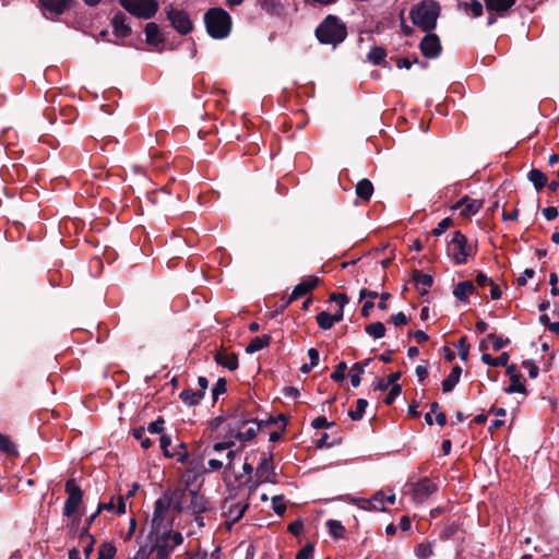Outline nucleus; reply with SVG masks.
<instances>
[{"label": "nucleus", "mask_w": 559, "mask_h": 559, "mask_svg": "<svg viewBox=\"0 0 559 559\" xmlns=\"http://www.w3.org/2000/svg\"><path fill=\"white\" fill-rule=\"evenodd\" d=\"M319 282V277L314 275L304 277L301 282L294 287L290 296L288 297V300L285 302V307L311 292L313 288H316Z\"/></svg>", "instance_id": "15"}, {"label": "nucleus", "mask_w": 559, "mask_h": 559, "mask_svg": "<svg viewBox=\"0 0 559 559\" xmlns=\"http://www.w3.org/2000/svg\"><path fill=\"white\" fill-rule=\"evenodd\" d=\"M365 332L376 338V340H379L381 337L384 336L385 334V326L382 322H373L371 324H368L366 328H365Z\"/></svg>", "instance_id": "36"}, {"label": "nucleus", "mask_w": 559, "mask_h": 559, "mask_svg": "<svg viewBox=\"0 0 559 559\" xmlns=\"http://www.w3.org/2000/svg\"><path fill=\"white\" fill-rule=\"evenodd\" d=\"M466 12L474 17H478L483 14V4L478 0H472L469 4H466Z\"/></svg>", "instance_id": "47"}, {"label": "nucleus", "mask_w": 559, "mask_h": 559, "mask_svg": "<svg viewBox=\"0 0 559 559\" xmlns=\"http://www.w3.org/2000/svg\"><path fill=\"white\" fill-rule=\"evenodd\" d=\"M415 555L418 559H429L433 555L431 543H421L416 546Z\"/></svg>", "instance_id": "39"}, {"label": "nucleus", "mask_w": 559, "mask_h": 559, "mask_svg": "<svg viewBox=\"0 0 559 559\" xmlns=\"http://www.w3.org/2000/svg\"><path fill=\"white\" fill-rule=\"evenodd\" d=\"M486 8L490 12L503 14L507 12L516 0H484Z\"/></svg>", "instance_id": "23"}, {"label": "nucleus", "mask_w": 559, "mask_h": 559, "mask_svg": "<svg viewBox=\"0 0 559 559\" xmlns=\"http://www.w3.org/2000/svg\"><path fill=\"white\" fill-rule=\"evenodd\" d=\"M159 441H160V449L163 450L164 454L166 456H169V457L175 456V454L170 453L169 450H168V448H169V445L171 443L170 437L164 435V436L160 437Z\"/></svg>", "instance_id": "60"}, {"label": "nucleus", "mask_w": 559, "mask_h": 559, "mask_svg": "<svg viewBox=\"0 0 559 559\" xmlns=\"http://www.w3.org/2000/svg\"><path fill=\"white\" fill-rule=\"evenodd\" d=\"M40 10L46 17H55L62 14L67 7V0H38Z\"/></svg>", "instance_id": "17"}, {"label": "nucleus", "mask_w": 559, "mask_h": 559, "mask_svg": "<svg viewBox=\"0 0 559 559\" xmlns=\"http://www.w3.org/2000/svg\"><path fill=\"white\" fill-rule=\"evenodd\" d=\"M255 475L258 477V483L253 487H257L261 483L275 484L277 481L276 473L273 465L272 452L261 453L260 463L257 467Z\"/></svg>", "instance_id": "12"}, {"label": "nucleus", "mask_w": 559, "mask_h": 559, "mask_svg": "<svg viewBox=\"0 0 559 559\" xmlns=\"http://www.w3.org/2000/svg\"><path fill=\"white\" fill-rule=\"evenodd\" d=\"M209 35L215 39L227 37L231 31V17L222 8H212L204 15Z\"/></svg>", "instance_id": "6"}, {"label": "nucleus", "mask_w": 559, "mask_h": 559, "mask_svg": "<svg viewBox=\"0 0 559 559\" xmlns=\"http://www.w3.org/2000/svg\"><path fill=\"white\" fill-rule=\"evenodd\" d=\"M116 547L110 543H103L98 549V559H114Z\"/></svg>", "instance_id": "41"}, {"label": "nucleus", "mask_w": 559, "mask_h": 559, "mask_svg": "<svg viewBox=\"0 0 559 559\" xmlns=\"http://www.w3.org/2000/svg\"><path fill=\"white\" fill-rule=\"evenodd\" d=\"M475 250L467 243V238L460 230L453 234L451 241L448 243V254L451 260L457 264H464L468 258L474 254Z\"/></svg>", "instance_id": "7"}, {"label": "nucleus", "mask_w": 559, "mask_h": 559, "mask_svg": "<svg viewBox=\"0 0 559 559\" xmlns=\"http://www.w3.org/2000/svg\"><path fill=\"white\" fill-rule=\"evenodd\" d=\"M461 374L462 368L460 366H454L450 374L442 381V391L444 393L451 392L459 383Z\"/></svg>", "instance_id": "24"}, {"label": "nucleus", "mask_w": 559, "mask_h": 559, "mask_svg": "<svg viewBox=\"0 0 559 559\" xmlns=\"http://www.w3.org/2000/svg\"><path fill=\"white\" fill-rule=\"evenodd\" d=\"M304 530V522L302 520L298 519L294 522H292L289 525H288V532L292 533L293 535L295 536H298L300 535V533L302 532Z\"/></svg>", "instance_id": "58"}, {"label": "nucleus", "mask_w": 559, "mask_h": 559, "mask_svg": "<svg viewBox=\"0 0 559 559\" xmlns=\"http://www.w3.org/2000/svg\"><path fill=\"white\" fill-rule=\"evenodd\" d=\"M133 437H134V439L140 441L142 448H144V449H148L152 445L151 440L147 437H145L144 428H136V429H134L133 430Z\"/></svg>", "instance_id": "46"}, {"label": "nucleus", "mask_w": 559, "mask_h": 559, "mask_svg": "<svg viewBox=\"0 0 559 559\" xmlns=\"http://www.w3.org/2000/svg\"><path fill=\"white\" fill-rule=\"evenodd\" d=\"M152 545L148 546L151 552H155L158 559H168L174 549L183 543V536L173 528L150 532L148 535Z\"/></svg>", "instance_id": "3"}, {"label": "nucleus", "mask_w": 559, "mask_h": 559, "mask_svg": "<svg viewBox=\"0 0 559 559\" xmlns=\"http://www.w3.org/2000/svg\"><path fill=\"white\" fill-rule=\"evenodd\" d=\"M528 180L534 185L536 190H540L547 185V176L538 170V169H532L528 175Z\"/></svg>", "instance_id": "33"}, {"label": "nucleus", "mask_w": 559, "mask_h": 559, "mask_svg": "<svg viewBox=\"0 0 559 559\" xmlns=\"http://www.w3.org/2000/svg\"><path fill=\"white\" fill-rule=\"evenodd\" d=\"M347 369V364L345 361H341L335 370L331 373V379L335 382H342L345 379V371Z\"/></svg>", "instance_id": "44"}, {"label": "nucleus", "mask_w": 559, "mask_h": 559, "mask_svg": "<svg viewBox=\"0 0 559 559\" xmlns=\"http://www.w3.org/2000/svg\"><path fill=\"white\" fill-rule=\"evenodd\" d=\"M272 509L277 515L285 513L286 504L284 503L283 496H274L272 498Z\"/></svg>", "instance_id": "48"}, {"label": "nucleus", "mask_w": 559, "mask_h": 559, "mask_svg": "<svg viewBox=\"0 0 559 559\" xmlns=\"http://www.w3.org/2000/svg\"><path fill=\"white\" fill-rule=\"evenodd\" d=\"M271 342V336L265 334L262 336H257L250 341L248 346L246 347V353L253 354L269 346Z\"/></svg>", "instance_id": "26"}, {"label": "nucleus", "mask_w": 559, "mask_h": 559, "mask_svg": "<svg viewBox=\"0 0 559 559\" xmlns=\"http://www.w3.org/2000/svg\"><path fill=\"white\" fill-rule=\"evenodd\" d=\"M134 559H158L155 552H151L148 546H142Z\"/></svg>", "instance_id": "56"}, {"label": "nucleus", "mask_w": 559, "mask_h": 559, "mask_svg": "<svg viewBox=\"0 0 559 559\" xmlns=\"http://www.w3.org/2000/svg\"><path fill=\"white\" fill-rule=\"evenodd\" d=\"M486 341L491 342L492 348L496 352L500 350L503 346H506L509 343V338L503 340L501 337H497L495 334H488Z\"/></svg>", "instance_id": "49"}, {"label": "nucleus", "mask_w": 559, "mask_h": 559, "mask_svg": "<svg viewBox=\"0 0 559 559\" xmlns=\"http://www.w3.org/2000/svg\"><path fill=\"white\" fill-rule=\"evenodd\" d=\"M333 425H334V424H333V423H329L324 416L317 417V418H314V419L312 420V423H311V426H312L314 429L330 428V427H332Z\"/></svg>", "instance_id": "57"}, {"label": "nucleus", "mask_w": 559, "mask_h": 559, "mask_svg": "<svg viewBox=\"0 0 559 559\" xmlns=\"http://www.w3.org/2000/svg\"><path fill=\"white\" fill-rule=\"evenodd\" d=\"M66 492L68 498L63 508V515L70 518L76 511L83 499V491L74 479H68L66 483Z\"/></svg>", "instance_id": "11"}, {"label": "nucleus", "mask_w": 559, "mask_h": 559, "mask_svg": "<svg viewBox=\"0 0 559 559\" xmlns=\"http://www.w3.org/2000/svg\"><path fill=\"white\" fill-rule=\"evenodd\" d=\"M167 16L171 25L180 34L186 35L192 31V22L186 11L171 8L167 11Z\"/></svg>", "instance_id": "13"}, {"label": "nucleus", "mask_w": 559, "mask_h": 559, "mask_svg": "<svg viewBox=\"0 0 559 559\" xmlns=\"http://www.w3.org/2000/svg\"><path fill=\"white\" fill-rule=\"evenodd\" d=\"M326 527L329 533L336 539H340L345 534L344 525L337 520H328Z\"/></svg>", "instance_id": "38"}, {"label": "nucleus", "mask_w": 559, "mask_h": 559, "mask_svg": "<svg viewBox=\"0 0 559 559\" xmlns=\"http://www.w3.org/2000/svg\"><path fill=\"white\" fill-rule=\"evenodd\" d=\"M275 420L271 417L270 419L258 423L255 420L246 419L241 414H235L227 418L226 433L222 442H217L213 445L212 451L215 453H222L227 451V462L225 467L230 469L233 462L240 455L239 451H235L231 448L235 445V440L240 442H247L252 440L262 425L274 424Z\"/></svg>", "instance_id": "1"}, {"label": "nucleus", "mask_w": 559, "mask_h": 559, "mask_svg": "<svg viewBox=\"0 0 559 559\" xmlns=\"http://www.w3.org/2000/svg\"><path fill=\"white\" fill-rule=\"evenodd\" d=\"M182 509L181 501L178 499V492L170 490L165 491L155 501L151 521V531L158 532L160 530L173 528V510L180 512Z\"/></svg>", "instance_id": "2"}, {"label": "nucleus", "mask_w": 559, "mask_h": 559, "mask_svg": "<svg viewBox=\"0 0 559 559\" xmlns=\"http://www.w3.org/2000/svg\"><path fill=\"white\" fill-rule=\"evenodd\" d=\"M121 5L132 15L141 19H151L158 9L156 0H121Z\"/></svg>", "instance_id": "10"}, {"label": "nucleus", "mask_w": 559, "mask_h": 559, "mask_svg": "<svg viewBox=\"0 0 559 559\" xmlns=\"http://www.w3.org/2000/svg\"><path fill=\"white\" fill-rule=\"evenodd\" d=\"M102 511H109V512L117 513V514H124L127 509H126V502H124L123 496H120L118 498L117 504H115L114 498H111L110 501H108V502H100L98 504V512H102Z\"/></svg>", "instance_id": "22"}, {"label": "nucleus", "mask_w": 559, "mask_h": 559, "mask_svg": "<svg viewBox=\"0 0 559 559\" xmlns=\"http://www.w3.org/2000/svg\"><path fill=\"white\" fill-rule=\"evenodd\" d=\"M215 361L230 371L236 370L238 368V357L234 353L218 350L215 354Z\"/></svg>", "instance_id": "20"}, {"label": "nucleus", "mask_w": 559, "mask_h": 559, "mask_svg": "<svg viewBox=\"0 0 559 559\" xmlns=\"http://www.w3.org/2000/svg\"><path fill=\"white\" fill-rule=\"evenodd\" d=\"M316 36L321 44L336 46L346 38L347 29L337 16L329 15L317 27Z\"/></svg>", "instance_id": "5"}, {"label": "nucleus", "mask_w": 559, "mask_h": 559, "mask_svg": "<svg viewBox=\"0 0 559 559\" xmlns=\"http://www.w3.org/2000/svg\"><path fill=\"white\" fill-rule=\"evenodd\" d=\"M428 34L421 39L419 47L423 55L427 58H436L439 56L441 51V44L439 37L431 33Z\"/></svg>", "instance_id": "16"}, {"label": "nucleus", "mask_w": 559, "mask_h": 559, "mask_svg": "<svg viewBox=\"0 0 559 559\" xmlns=\"http://www.w3.org/2000/svg\"><path fill=\"white\" fill-rule=\"evenodd\" d=\"M504 391L508 394L525 393L526 389L522 377L520 374H512V378H510V385Z\"/></svg>", "instance_id": "30"}, {"label": "nucleus", "mask_w": 559, "mask_h": 559, "mask_svg": "<svg viewBox=\"0 0 559 559\" xmlns=\"http://www.w3.org/2000/svg\"><path fill=\"white\" fill-rule=\"evenodd\" d=\"M413 283L420 294L424 295L428 292V288L431 287L433 280L429 274H423L419 271H415L413 274Z\"/></svg>", "instance_id": "21"}, {"label": "nucleus", "mask_w": 559, "mask_h": 559, "mask_svg": "<svg viewBox=\"0 0 559 559\" xmlns=\"http://www.w3.org/2000/svg\"><path fill=\"white\" fill-rule=\"evenodd\" d=\"M456 349L459 350V356L462 360H467L468 358V352H469V345L466 342V336H462L457 343L455 344Z\"/></svg>", "instance_id": "43"}, {"label": "nucleus", "mask_w": 559, "mask_h": 559, "mask_svg": "<svg viewBox=\"0 0 559 559\" xmlns=\"http://www.w3.org/2000/svg\"><path fill=\"white\" fill-rule=\"evenodd\" d=\"M522 366L523 368L527 369V373L531 379L537 378L539 368L533 360H524Z\"/></svg>", "instance_id": "52"}, {"label": "nucleus", "mask_w": 559, "mask_h": 559, "mask_svg": "<svg viewBox=\"0 0 559 559\" xmlns=\"http://www.w3.org/2000/svg\"><path fill=\"white\" fill-rule=\"evenodd\" d=\"M145 36L148 44H158L160 38V32L157 24L151 22L145 26Z\"/></svg>", "instance_id": "35"}, {"label": "nucleus", "mask_w": 559, "mask_h": 559, "mask_svg": "<svg viewBox=\"0 0 559 559\" xmlns=\"http://www.w3.org/2000/svg\"><path fill=\"white\" fill-rule=\"evenodd\" d=\"M330 300L337 302L341 308H344L345 305L348 304V298L344 294L333 293L330 295Z\"/></svg>", "instance_id": "62"}, {"label": "nucleus", "mask_w": 559, "mask_h": 559, "mask_svg": "<svg viewBox=\"0 0 559 559\" xmlns=\"http://www.w3.org/2000/svg\"><path fill=\"white\" fill-rule=\"evenodd\" d=\"M481 360L486 365L498 367V366H507L509 361V354L503 352L498 357L493 358L489 354H483Z\"/></svg>", "instance_id": "32"}, {"label": "nucleus", "mask_w": 559, "mask_h": 559, "mask_svg": "<svg viewBox=\"0 0 559 559\" xmlns=\"http://www.w3.org/2000/svg\"><path fill=\"white\" fill-rule=\"evenodd\" d=\"M314 552V546L310 543L305 545L296 555V559H311Z\"/></svg>", "instance_id": "51"}, {"label": "nucleus", "mask_w": 559, "mask_h": 559, "mask_svg": "<svg viewBox=\"0 0 559 559\" xmlns=\"http://www.w3.org/2000/svg\"><path fill=\"white\" fill-rule=\"evenodd\" d=\"M401 392H402V386L400 384H393L390 388V391H389L386 397L384 399V403L386 405L392 404L396 400V397L401 394Z\"/></svg>", "instance_id": "50"}, {"label": "nucleus", "mask_w": 559, "mask_h": 559, "mask_svg": "<svg viewBox=\"0 0 559 559\" xmlns=\"http://www.w3.org/2000/svg\"><path fill=\"white\" fill-rule=\"evenodd\" d=\"M180 399L187 405L193 406L200 403V401L203 399V395L202 392L199 391L183 390L180 393Z\"/></svg>", "instance_id": "34"}, {"label": "nucleus", "mask_w": 559, "mask_h": 559, "mask_svg": "<svg viewBox=\"0 0 559 559\" xmlns=\"http://www.w3.org/2000/svg\"><path fill=\"white\" fill-rule=\"evenodd\" d=\"M483 206V201L464 197L459 200L454 209L460 210V214L465 217L475 215Z\"/></svg>", "instance_id": "18"}, {"label": "nucleus", "mask_w": 559, "mask_h": 559, "mask_svg": "<svg viewBox=\"0 0 559 559\" xmlns=\"http://www.w3.org/2000/svg\"><path fill=\"white\" fill-rule=\"evenodd\" d=\"M368 406V401L365 399H359L356 402V408L348 412V416L352 420L358 421L364 417L365 411Z\"/></svg>", "instance_id": "37"}, {"label": "nucleus", "mask_w": 559, "mask_h": 559, "mask_svg": "<svg viewBox=\"0 0 559 559\" xmlns=\"http://www.w3.org/2000/svg\"><path fill=\"white\" fill-rule=\"evenodd\" d=\"M190 509L193 513H203L206 511L207 506L204 497L195 491H191Z\"/></svg>", "instance_id": "29"}, {"label": "nucleus", "mask_w": 559, "mask_h": 559, "mask_svg": "<svg viewBox=\"0 0 559 559\" xmlns=\"http://www.w3.org/2000/svg\"><path fill=\"white\" fill-rule=\"evenodd\" d=\"M373 185L368 179H361L356 185V194L358 198L368 201L372 197Z\"/></svg>", "instance_id": "28"}, {"label": "nucleus", "mask_w": 559, "mask_h": 559, "mask_svg": "<svg viewBox=\"0 0 559 559\" xmlns=\"http://www.w3.org/2000/svg\"><path fill=\"white\" fill-rule=\"evenodd\" d=\"M385 57L386 52L382 47H372L367 56L368 60L373 64H380Z\"/></svg>", "instance_id": "40"}, {"label": "nucleus", "mask_w": 559, "mask_h": 559, "mask_svg": "<svg viewBox=\"0 0 559 559\" xmlns=\"http://www.w3.org/2000/svg\"><path fill=\"white\" fill-rule=\"evenodd\" d=\"M392 322L396 326L404 325L408 322V318L405 316L404 312H399L392 317Z\"/></svg>", "instance_id": "64"}, {"label": "nucleus", "mask_w": 559, "mask_h": 559, "mask_svg": "<svg viewBox=\"0 0 559 559\" xmlns=\"http://www.w3.org/2000/svg\"><path fill=\"white\" fill-rule=\"evenodd\" d=\"M542 212L547 221H552L558 216V210L555 206L544 207Z\"/></svg>", "instance_id": "63"}, {"label": "nucleus", "mask_w": 559, "mask_h": 559, "mask_svg": "<svg viewBox=\"0 0 559 559\" xmlns=\"http://www.w3.org/2000/svg\"><path fill=\"white\" fill-rule=\"evenodd\" d=\"M408 495L415 504H423L438 491L439 484L437 479L430 477H423L417 481L411 483Z\"/></svg>", "instance_id": "8"}, {"label": "nucleus", "mask_w": 559, "mask_h": 559, "mask_svg": "<svg viewBox=\"0 0 559 559\" xmlns=\"http://www.w3.org/2000/svg\"><path fill=\"white\" fill-rule=\"evenodd\" d=\"M535 275V271L533 269H525L524 272L518 277L516 282L520 286H525L528 278H532Z\"/></svg>", "instance_id": "59"}, {"label": "nucleus", "mask_w": 559, "mask_h": 559, "mask_svg": "<svg viewBox=\"0 0 559 559\" xmlns=\"http://www.w3.org/2000/svg\"><path fill=\"white\" fill-rule=\"evenodd\" d=\"M164 424L165 420L162 417H158L148 425L147 431L151 433H160L164 430Z\"/></svg>", "instance_id": "55"}, {"label": "nucleus", "mask_w": 559, "mask_h": 559, "mask_svg": "<svg viewBox=\"0 0 559 559\" xmlns=\"http://www.w3.org/2000/svg\"><path fill=\"white\" fill-rule=\"evenodd\" d=\"M317 323L322 330H329L335 324L332 314L325 311L319 312L317 314Z\"/></svg>", "instance_id": "42"}, {"label": "nucleus", "mask_w": 559, "mask_h": 559, "mask_svg": "<svg viewBox=\"0 0 559 559\" xmlns=\"http://www.w3.org/2000/svg\"><path fill=\"white\" fill-rule=\"evenodd\" d=\"M249 508V495L241 497L229 496L223 503V514L227 519L229 526L240 521Z\"/></svg>", "instance_id": "9"}, {"label": "nucleus", "mask_w": 559, "mask_h": 559, "mask_svg": "<svg viewBox=\"0 0 559 559\" xmlns=\"http://www.w3.org/2000/svg\"><path fill=\"white\" fill-rule=\"evenodd\" d=\"M474 292H475L474 284L471 281H463V282H460L455 286V288L453 290V295L459 300L465 301V300H467L469 295L474 294Z\"/></svg>", "instance_id": "25"}, {"label": "nucleus", "mask_w": 559, "mask_h": 559, "mask_svg": "<svg viewBox=\"0 0 559 559\" xmlns=\"http://www.w3.org/2000/svg\"><path fill=\"white\" fill-rule=\"evenodd\" d=\"M354 503L366 511H384L385 493L383 490L377 491L371 498H356L353 500Z\"/></svg>", "instance_id": "14"}, {"label": "nucleus", "mask_w": 559, "mask_h": 559, "mask_svg": "<svg viewBox=\"0 0 559 559\" xmlns=\"http://www.w3.org/2000/svg\"><path fill=\"white\" fill-rule=\"evenodd\" d=\"M114 34L119 38H126L131 34V28L127 24V17L123 13H117L111 21Z\"/></svg>", "instance_id": "19"}, {"label": "nucleus", "mask_w": 559, "mask_h": 559, "mask_svg": "<svg viewBox=\"0 0 559 559\" xmlns=\"http://www.w3.org/2000/svg\"><path fill=\"white\" fill-rule=\"evenodd\" d=\"M475 282L478 286L485 287L486 285H491L493 282L489 278L485 273L478 272L475 277Z\"/></svg>", "instance_id": "61"}, {"label": "nucleus", "mask_w": 559, "mask_h": 559, "mask_svg": "<svg viewBox=\"0 0 559 559\" xmlns=\"http://www.w3.org/2000/svg\"><path fill=\"white\" fill-rule=\"evenodd\" d=\"M227 382L224 378H219L212 389L213 401L216 402L218 396L226 392Z\"/></svg>", "instance_id": "45"}, {"label": "nucleus", "mask_w": 559, "mask_h": 559, "mask_svg": "<svg viewBox=\"0 0 559 559\" xmlns=\"http://www.w3.org/2000/svg\"><path fill=\"white\" fill-rule=\"evenodd\" d=\"M0 450L5 453H12L14 451V445L11 442V440L7 436L2 435L1 432H0Z\"/></svg>", "instance_id": "54"}, {"label": "nucleus", "mask_w": 559, "mask_h": 559, "mask_svg": "<svg viewBox=\"0 0 559 559\" xmlns=\"http://www.w3.org/2000/svg\"><path fill=\"white\" fill-rule=\"evenodd\" d=\"M452 224L451 218L445 217L443 218L436 228H433L432 234L435 236H441Z\"/></svg>", "instance_id": "53"}, {"label": "nucleus", "mask_w": 559, "mask_h": 559, "mask_svg": "<svg viewBox=\"0 0 559 559\" xmlns=\"http://www.w3.org/2000/svg\"><path fill=\"white\" fill-rule=\"evenodd\" d=\"M440 4L435 0H423L409 13L411 20L424 32H431L437 26L440 15Z\"/></svg>", "instance_id": "4"}, {"label": "nucleus", "mask_w": 559, "mask_h": 559, "mask_svg": "<svg viewBox=\"0 0 559 559\" xmlns=\"http://www.w3.org/2000/svg\"><path fill=\"white\" fill-rule=\"evenodd\" d=\"M80 543L83 548L84 556L88 559L93 552L94 537L87 532V528L81 533Z\"/></svg>", "instance_id": "31"}, {"label": "nucleus", "mask_w": 559, "mask_h": 559, "mask_svg": "<svg viewBox=\"0 0 559 559\" xmlns=\"http://www.w3.org/2000/svg\"><path fill=\"white\" fill-rule=\"evenodd\" d=\"M370 359H367L364 362H356L353 365L350 369V382L354 388H357L360 385L361 382V374L365 372V368L369 365Z\"/></svg>", "instance_id": "27"}]
</instances>
